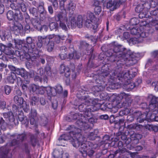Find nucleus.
<instances>
[{
    "mask_svg": "<svg viewBox=\"0 0 158 158\" xmlns=\"http://www.w3.org/2000/svg\"><path fill=\"white\" fill-rule=\"evenodd\" d=\"M69 15V19L70 20V24L69 23H67L68 18L65 15H64L61 12L56 13L55 16V20L57 22L60 21V27L62 29L66 31L67 29L65 23L69 27L75 28L77 26L79 28H81L84 24L87 27H92L93 29H95L97 27V25L95 24V26L93 24L95 23V18L94 14L91 12L89 13L87 17L85 16L79 15L78 16L77 20L75 19L73 15Z\"/></svg>",
    "mask_w": 158,
    "mask_h": 158,
    "instance_id": "nucleus-1",
    "label": "nucleus"
},
{
    "mask_svg": "<svg viewBox=\"0 0 158 158\" xmlns=\"http://www.w3.org/2000/svg\"><path fill=\"white\" fill-rule=\"evenodd\" d=\"M88 120H82L81 118L76 122V124L79 128L76 127L74 126H70L68 128L70 130L69 132L61 135L58 139L60 143L69 140L73 146L77 148L80 145L79 143L82 140L86 142V138L82 135L81 133V130H87L90 127L89 123Z\"/></svg>",
    "mask_w": 158,
    "mask_h": 158,
    "instance_id": "nucleus-2",
    "label": "nucleus"
},
{
    "mask_svg": "<svg viewBox=\"0 0 158 158\" xmlns=\"http://www.w3.org/2000/svg\"><path fill=\"white\" fill-rule=\"evenodd\" d=\"M85 103H83L79 106V109L81 111H85L84 115L82 116L81 114H75L73 115V119H77L80 118V115L81 119L82 120H87L89 122H92L93 119L91 118L92 114L91 112H93L97 110L95 105H97L98 100L96 99L94 100L91 99L89 97H86L84 99Z\"/></svg>",
    "mask_w": 158,
    "mask_h": 158,
    "instance_id": "nucleus-3",
    "label": "nucleus"
},
{
    "mask_svg": "<svg viewBox=\"0 0 158 158\" xmlns=\"http://www.w3.org/2000/svg\"><path fill=\"white\" fill-rule=\"evenodd\" d=\"M113 51L116 54L111 53V56L113 55L117 57L123 59L124 61H133L134 58L135 57V53L130 50L127 51L126 49L122 45L114 42L113 45Z\"/></svg>",
    "mask_w": 158,
    "mask_h": 158,
    "instance_id": "nucleus-4",
    "label": "nucleus"
},
{
    "mask_svg": "<svg viewBox=\"0 0 158 158\" xmlns=\"http://www.w3.org/2000/svg\"><path fill=\"white\" fill-rule=\"evenodd\" d=\"M136 74V72H133L131 70L129 71L128 70H125L123 72H120L119 73H117L116 74H115L114 72H112V75L110 74V79L114 81L113 83L115 85V81H117V79L118 80H120V78H121L122 81L127 78L130 79L132 77H134ZM117 84H120L121 83L117 81Z\"/></svg>",
    "mask_w": 158,
    "mask_h": 158,
    "instance_id": "nucleus-5",
    "label": "nucleus"
},
{
    "mask_svg": "<svg viewBox=\"0 0 158 158\" xmlns=\"http://www.w3.org/2000/svg\"><path fill=\"white\" fill-rule=\"evenodd\" d=\"M10 6L13 10L15 11L16 12L14 14L13 11L11 10H9L6 15L8 19L10 20L13 19L16 21L18 20H22L23 18V15L19 9L16 8V7L15 6V4L12 3L10 4Z\"/></svg>",
    "mask_w": 158,
    "mask_h": 158,
    "instance_id": "nucleus-6",
    "label": "nucleus"
},
{
    "mask_svg": "<svg viewBox=\"0 0 158 158\" xmlns=\"http://www.w3.org/2000/svg\"><path fill=\"white\" fill-rule=\"evenodd\" d=\"M151 7V5L148 3H144L143 4L138 5L135 8V11L139 13V17L140 18H147V13L148 9Z\"/></svg>",
    "mask_w": 158,
    "mask_h": 158,
    "instance_id": "nucleus-7",
    "label": "nucleus"
},
{
    "mask_svg": "<svg viewBox=\"0 0 158 158\" xmlns=\"http://www.w3.org/2000/svg\"><path fill=\"white\" fill-rule=\"evenodd\" d=\"M87 139L86 142H84L83 140L81 142L80 141V145L78 147H79V151L82 154L83 156H85L88 155L89 156L91 157L94 154V152L89 146H87Z\"/></svg>",
    "mask_w": 158,
    "mask_h": 158,
    "instance_id": "nucleus-8",
    "label": "nucleus"
},
{
    "mask_svg": "<svg viewBox=\"0 0 158 158\" xmlns=\"http://www.w3.org/2000/svg\"><path fill=\"white\" fill-rule=\"evenodd\" d=\"M130 32L132 35H135L136 36L146 37L149 35V33L144 31L143 27L142 26L139 27L138 26L134 27L131 30Z\"/></svg>",
    "mask_w": 158,
    "mask_h": 158,
    "instance_id": "nucleus-9",
    "label": "nucleus"
},
{
    "mask_svg": "<svg viewBox=\"0 0 158 158\" xmlns=\"http://www.w3.org/2000/svg\"><path fill=\"white\" fill-rule=\"evenodd\" d=\"M148 99L150 101V108L153 110L154 111L157 110L158 112V98H156L152 95L150 94L149 95Z\"/></svg>",
    "mask_w": 158,
    "mask_h": 158,
    "instance_id": "nucleus-10",
    "label": "nucleus"
},
{
    "mask_svg": "<svg viewBox=\"0 0 158 158\" xmlns=\"http://www.w3.org/2000/svg\"><path fill=\"white\" fill-rule=\"evenodd\" d=\"M112 97L113 98H115L114 100L118 101V103L120 104L119 101H121L123 99H125L127 101L130 100L131 98V96L130 95L128 94H126L125 93H121L118 95L116 94H113L112 95Z\"/></svg>",
    "mask_w": 158,
    "mask_h": 158,
    "instance_id": "nucleus-11",
    "label": "nucleus"
},
{
    "mask_svg": "<svg viewBox=\"0 0 158 158\" xmlns=\"http://www.w3.org/2000/svg\"><path fill=\"white\" fill-rule=\"evenodd\" d=\"M120 78V80L119 81L121 80L122 82L125 81H126L125 83L123 85V88L124 89L128 91L131 90L136 85L133 82H132L131 80H130V79L127 78L122 81L121 80V78Z\"/></svg>",
    "mask_w": 158,
    "mask_h": 158,
    "instance_id": "nucleus-12",
    "label": "nucleus"
},
{
    "mask_svg": "<svg viewBox=\"0 0 158 158\" xmlns=\"http://www.w3.org/2000/svg\"><path fill=\"white\" fill-rule=\"evenodd\" d=\"M121 3L118 0H110L107 3L106 7L111 11H113L114 9L119 7Z\"/></svg>",
    "mask_w": 158,
    "mask_h": 158,
    "instance_id": "nucleus-13",
    "label": "nucleus"
},
{
    "mask_svg": "<svg viewBox=\"0 0 158 158\" xmlns=\"http://www.w3.org/2000/svg\"><path fill=\"white\" fill-rule=\"evenodd\" d=\"M52 37V36L51 35L39 36L38 38V42L37 44L38 48H40L43 44L45 45V43H46L48 41V39L51 38Z\"/></svg>",
    "mask_w": 158,
    "mask_h": 158,
    "instance_id": "nucleus-14",
    "label": "nucleus"
},
{
    "mask_svg": "<svg viewBox=\"0 0 158 158\" xmlns=\"http://www.w3.org/2000/svg\"><path fill=\"white\" fill-rule=\"evenodd\" d=\"M152 125L145 124L143 125L140 124H131L130 125V127L133 129L139 130L141 129L145 128L150 131H151L152 127Z\"/></svg>",
    "mask_w": 158,
    "mask_h": 158,
    "instance_id": "nucleus-15",
    "label": "nucleus"
},
{
    "mask_svg": "<svg viewBox=\"0 0 158 158\" xmlns=\"http://www.w3.org/2000/svg\"><path fill=\"white\" fill-rule=\"evenodd\" d=\"M34 77H35L34 79L35 81H39L40 82H42V78L38 76H36L33 70H31L29 72L26 71L24 79L30 78Z\"/></svg>",
    "mask_w": 158,
    "mask_h": 158,
    "instance_id": "nucleus-16",
    "label": "nucleus"
},
{
    "mask_svg": "<svg viewBox=\"0 0 158 158\" xmlns=\"http://www.w3.org/2000/svg\"><path fill=\"white\" fill-rule=\"evenodd\" d=\"M157 13V10L152 11L150 12V15L152 16V18L154 19L152 21V25L158 28V15Z\"/></svg>",
    "mask_w": 158,
    "mask_h": 158,
    "instance_id": "nucleus-17",
    "label": "nucleus"
},
{
    "mask_svg": "<svg viewBox=\"0 0 158 158\" xmlns=\"http://www.w3.org/2000/svg\"><path fill=\"white\" fill-rule=\"evenodd\" d=\"M51 35L52 36V37L51 38L48 39V41L47 43H45V45L46 46V47L47 50L49 52H51L52 51L54 48V43L53 42L50 41V40L53 38L54 37V35Z\"/></svg>",
    "mask_w": 158,
    "mask_h": 158,
    "instance_id": "nucleus-18",
    "label": "nucleus"
},
{
    "mask_svg": "<svg viewBox=\"0 0 158 158\" xmlns=\"http://www.w3.org/2000/svg\"><path fill=\"white\" fill-rule=\"evenodd\" d=\"M15 137L17 139V140L15 139L13 140L11 143L12 146H15L17 144L18 141H22L24 140L26 138V135L25 133H23L16 135Z\"/></svg>",
    "mask_w": 158,
    "mask_h": 158,
    "instance_id": "nucleus-19",
    "label": "nucleus"
},
{
    "mask_svg": "<svg viewBox=\"0 0 158 158\" xmlns=\"http://www.w3.org/2000/svg\"><path fill=\"white\" fill-rule=\"evenodd\" d=\"M45 90L47 92L48 95L50 97V99L52 96L56 95V91L54 88L50 86H48L45 87Z\"/></svg>",
    "mask_w": 158,
    "mask_h": 158,
    "instance_id": "nucleus-20",
    "label": "nucleus"
},
{
    "mask_svg": "<svg viewBox=\"0 0 158 158\" xmlns=\"http://www.w3.org/2000/svg\"><path fill=\"white\" fill-rule=\"evenodd\" d=\"M151 111L150 110V112ZM150 112H148L147 114L146 113H144L143 114H141V113L139 112V115L138 117H137V120L138 122L139 123H142L143 122L144 120H146V118L147 117H148L149 115L150 114Z\"/></svg>",
    "mask_w": 158,
    "mask_h": 158,
    "instance_id": "nucleus-21",
    "label": "nucleus"
},
{
    "mask_svg": "<svg viewBox=\"0 0 158 158\" xmlns=\"http://www.w3.org/2000/svg\"><path fill=\"white\" fill-rule=\"evenodd\" d=\"M17 8H18L19 10L20 9L23 12H25L27 10V8L23 0H20L16 6Z\"/></svg>",
    "mask_w": 158,
    "mask_h": 158,
    "instance_id": "nucleus-22",
    "label": "nucleus"
},
{
    "mask_svg": "<svg viewBox=\"0 0 158 158\" xmlns=\"http://www.w3.org/2000/svg\"><path fill=\"white\" fill-rule=\"evenodd\" d=\"M60 72L61 73H64L66 77H68L70 75V71L68 67H65L64 65L60 66Z\"/></svg>",
    "mask_w": 158,
    "mask_h": 158,
    "instance_id": "nucleus-23",
    "label": "nucleus"
},
{
    "mask_svg": "<svg viewBox=\"0 0 158 158\" xmlns=\"http://www.w3.org/2000/svg\"><path fill=\"white\" fill-rule=\"evenodd\" d=\"M142 137V135L139 134L134 133L131 135L130 140L131 141H135L134 143H138L139 139H140Z\"/></svg>",
    "mask_w": 158,
    "mask_h": 158,
    "instance_id": "nucleus-24",
    "label": "nucleus"
},
{
    "mask_svg": "<svg viewBox=\"0 0 158 158\" xmlns=\"http://www.w3.org/2000/svg\"><path fill=\"white\" fill-rule=\"evenodd\" d=\"M26 73V71L24 68H16L15 73H13V74H16L18 75H21L22 77L24 78Z\"/></svg>",
    "mask_w": 158,
    "mask_h": 158,
    "instance_id": "nucleus-25",
    "label": "nucleus"
},
{
    "mask_svg": "<svg viewBox=\"0 0 158 158\" xmlns=\"http://www.w3.org/2000/svg\"><path fill=\"white\" fill-rule=\"evenodd\" d=\"M12 30L13 31L17 32L18 33H20L23 30V27L21 24L18 23L13 26Z\"/></svg>",
    "mask_w": 158,
    "mask_h": 158,
    "instance_id": "nucleus-26",
    "label": "nucleus"
},
{
    "mask_svg": "<svg viewBox=\"0 0 158 158\" xmlns=\"http://www.w3.org/2000/svg\"><path fill=\"white\" fill-rule=\"evenodd\" d=\"M123 146V144L122 142L121 141H119L118 143V147L119 149L115 151V154H119L120 155H121V154H123L126 151V150L125 148H123L121 149Z\"/></svg>",
    "mask_w": 158,
    "mask_h": 158,
    "instance_id": "nucleus-27",
    "label": "nucleus"
},
{
    "mask_svg": "<svg viewBox=\"0 0 158 158\" xmlns=\"http://www.w3.org/2000/svg\"><path fill=\"white\" fill-rule=\"evenodd\" d=\"M149 110L152 111V113L150 116L149 119L152 121H156L158 122V116H155V114L156 113H158V111L157 110L154 111L153 110L151 109L150 108V106H149Z\"/></svg>",
    "mask_w": 158,
    "mask_h": 158,
    "instance_id": "nucleus-28",
    "label": "nucleus"
},
{
    "mask_svg": "<svg viewBox=\"0 0 158 158\" xmlns=\"http://www.w3.org/2000/svg\"><path fill=\"white\" fill-rule=\"evenodd\" d=\"M67 50L65 46H63L61 48L60 50L61 52L59 56L60 59L62 60H64L66 58L67 54L65 52H66Z\"/></svg>",
    "mask_w": 158,
    "mask_h": 158,
    "instance_id": "nucleus-29",
    "label": "nucleus"
},
{
    "mask_svg": "<svg viewBox=\"0 0 158 158\" xmlns=\"http://www.w3.org/2000/svg\"><path fill=\"white\" fill-rule=\"evenodd\" d=\"M137 38L134 37L131 39L130 41L134 44H136L142 42L143 41V37L141 36H137Z\"/></svg>",
    "mask_w": 158,
    "mask_h": 158,
    "instance_id": "nucleus-30",
    "label": "nucleus"
},
{
    "mask_svg": "<svg viewBox=\"0 0 158 158\" xmlns=\"http://www.w3.org/2000/svg\"><path fill=\"white\" fill-rule=\"evenodd\" d=\"M76 8V5L72 2L70 3L68 7V9L69 11V15H73V14L74 11Z\"/></svg>",
    "mask_w": 158,
    "mask_h": 158,
    "instance_id": "nucleus-31",
    "label": "nucleus"
},
{
    "mask_svg": "<svg viewBox=\"0 0 158 158\" xmlns=\"http://www.w3.org/2000/svg\"><path fill=\"white\" fill-rule=\"evenodd\" d=\"M3 115L5 118H8L9 121L10 122H13L15 121L14 116L12 112H9L8 113H5Z\"/></svg>",
    "mask_w": 158,
    "mask_h": 158,
    "instance_id": "nucleus-32",
    "label": "nucleus"
},
{
    "mask_svg": "<svg viewBox=\"0 0 158 158\" xmlns=\"http://www.w3.org/2000/svg\"><path fill=\"white\" fill-rule=\"evenodd\" d=\"M18 118L20 121L24 122L26 120L27 122H28L26 117L24 116L23 113L22 111H18Z\"/></svg>",
    "mask_w": 158,
    "mask_h": 158,
    "instance_id": "nucleus-33",
    "label": "nucleus"
},
{
    "mask_svg": "<svg viewBox=\"0 0 158 158\" xmlns=\"http://www.w3.org/2000/svg\"><path fill=\"white\" fill-rule=\"evenodd\" d=\"M98 132V130H95L94 132H91L89 134L88 137V138L90 140H94L95 139Z\"/></svg>",
    "mask_w": 158,
    "mask_h": 158,
    "instance_id": "nucleus-34",
    "label": "nucleus"
},
{
    "mask_svg": "<svg viewBox=\"0 0 158 158\" xmlns=\"http://www.w3.org/2000/svg\"><path fill=\"white\" fill-rule=\"evenodd\" d=\"M14 100L16 104L19 105H21L24 101L22 97H19L17 95L14 97Z\"/></svg>",
    "mask_w": 158,
    "mask_h": 158,
    "instance_id": "nucleus-35",
    "label": "nucleus"
},
{
    "mask_svg": "<svg viewBox=\"0 0 158 158\" xmlns=\"http://www.w3.org/2000/svg\"><path fill=\"white\" fill-rule=\"evenodd\" d=\"M32 22L35 27L39 30L41 24L40 20L38 19H34L33 20Z\"/></svg>",
    "mask_w": 158,
    "mask_h": 158,
    "instance_id": "nucleus-36",
    "label": "nucleus"
},
{
    "mask_svg": "<svg viewBox=\"0 0 158 158\" xmlns=\"http://www.w3.org/2000/svg\"><path fill=\"white\" fill-rule=\"evenodd\" d=\"M52 74L51 68L48 65L46 66L44 69V75L45 76H50Z\"/></svg>",
    "mask_w": 158,
    "mask_h": 158,
    "instance_id": "nucleus-37",
    "label": "nucleus"
},
{
    "mask_svg": "<svg viewBox=\"0 0 158 158\" xmlns=\"http://www.w3.org/2000/svg\"><path fill=\"white\" fill-rule=\"evenodd\" d=\"M104 87L102 85L95 86L92 88L93 90L95 92H99L104 90Z\"/></svg>",
    "mask_w": 158,
    "mask_h": 158,
    "instance_id": "nucleus-38",
    "label": "nucleus"
},
{
    "mask_svg": "<svg viewBox=\"0 0 158 158\" xmlns=\"http://www.w3.org/2000/svg\"><path fill=\"white\" fill-rule=\"evenodd\" d=\"M62 152H59L58 150L54 151L53 153V156L55 158H61L62 157Z\"/></svg>",
    "mask_w": 158,
    "mask_h": 158,
    "instance_id": "nucleus-39",
    "label": "nucleus"
},
{
    "mask_svg": "<svg viewBox=\"0 0 158 158\" xmlns=\"http://www.w3.org/2000/svg\"><path fill=\"white\" fill-rule=\"evenodd\" d=\"M39 86L35 84H31L30 85L29 87V90L31 91V90L33 92H37Z\"/></svg>",
    "mask_w": 158,
    "mask_h": 158,
    "instance_id": "nucleus-40",
    "label": "nucleus"
},
{
    "mask_svg": "<svg viewBox=\"0 0 158 158\" xmlns=\"http://www.w3.org/2000/svg\"><path fill=\"white\" fill-rule=\"evenodd\" d=\"M21 105H22V107L25 112H27L29 110V105L25 101H24Z\"/></svg>",
    "mask_w": 158,
    "mask_h": 158,
    "instance_id": "nucleus-41",
    "label": "nucleus"
},
{
    "mask_svg": "<svg viewBox=\"0 0 158 158\" xmlns=\"http://www.w3.org/2000/svg\"><path fill=\"white\" fill-rule=\"evenodd\" d=\"M54 88H55V90L56 91V94L57 93L60 94L62 91V87L60 85H57Z\"/></svg>",
    "mask_w": 158,
    "mask_h": 158,
    "instance_id": "nucleus-42",
    "label": "nucleus"
},
{
    "mask_svg": "<svg viewBox=\"0 0 158 158\" xmlns=\"http://www.w3.org/2000/svg\"><path fill=\"white\" fill-rule=\"evenodd\" d=\"M44 4L43 2H42L40 3L38 7V11L39 13L46 11L44 7Z\"/></svg>",
    "mask_w": 158,
    "mask_h": 158,
    "instance_id": "nucleus-43",
    "label": "nucleus"
},
{
    "mask_svg": "<svg viewBox=\"0 0 158 158\" xmlns=\"http://www.w3.org/2000/svg\"><path fill=\"white\" fill-rule=\"evenodd\" d=\"M45 90V87L43 86L39 87V86L36 93L40 94H44Z\"/></svg>",
    "mask_w": 158,
    "mask_h": 158,
    "instance_id": "nucleus-44",
    "label": "nucleus"
},
{
    "mask_svg": "<svg viewBox=\"0 0 158 158\" xmlns=\"http://www.w3.org/2000/svg\"><path fill=\"white\" fill-rule=\"evenodd\" d=\"M4 148L2 147L1 148L0 151V158H6L7 156L6 152H4Z\"/></svg>",
    "mask_w": 158,
    "mask_h": 158,
    "instance_id": "nucleus-45",
    "label": "nucleus"
},
{
    "mask_svg": "<svg viewBox=\"0 0 158 158\" xmlns=\"http://www.w3.org/2000/svg\"><path fill=\"white\" fill-rule=\"evenodd\" d=\"M139 23V21L136 18H133L131 19L130 23L131 25H135Z\"/></svg>",
    "mask_w": 158,
    "mask_h": 158,
    "instance_id": "nucleus-46",
    "label": "nucleus"
},
{
    "mask_svg": "<svg viewBox=\"0 0 158 158\" xmlns=\"http://www.w3.org/2000/svg\"><path fill=\"white\" fill-rule=\"evenodd\" d=\"M8 50V48L6 45L1 44L0 45V55L2 54V52H5L6 51V50Z\"/></svg>",
    "mask_w": 158,
    "mask_h": 158,
    "instance_id": "nucleus-47",
    "label": "nucleus"
},
{
    "mask_svg": "<svg viewBox=\"0 0 158 158\" xmlns=\"http://www.w3.org/2000/svg\"><path fill=\"white\" fill-rule=\"evenodd\" d=\"M16 78V76L15 75V76L13 75L12 74L11 75L9 76L7 78V79L8 80V81L10 82V83H13L14 82V80Z\"/></svg>",
    "mask_w": 158,
    "mask_h": 158,
    "instance_id": "nucleus-48",
    "label": "nucleus"
},
{
    "mask_svg": "<svg viewBox=\"0 0 158 158\" xmlns=\"http://www.w3.org/2000/svg\"><path fill=\"white\" fill-rule=\"evenodd\" d=\"M5 91L7 95H8L10 93L11 89V87L7 85H5L4 87Z\"/></svg>",
    "mask_w": 158,
    "mask_h": 158,
    "instance_id": "nucleus-49",
    "label": "nucleus"
},
{
    "mask_svg": "<svg viewBox=\"0 0 158 158\" xmlns=\"http://www.w3.org/2000/svg\"><path fill=\"white\" fill-rule=\"evenodd\" d=\"M94 12L96 14L99 15L102 10L101 6H97L94 8Z\"/></svg>",
    "mask_w": 158,
    "mask_h": 158,
    "instance_id": "nucleus-50",
    "label": "nucleus"
},
{
    "mask_svg": "<svg viewBox=\"0 0 158 158\" xmlns=\"http://www.w3.org/2000/svg\"><path fill=\"white\" fill-rule=\"evenodd\" d=\"M31 142L33 146H34L36 145L37 140L33 135H31Z\"/></svg>",
    "mask_w": 158,
    "mask_h": 158,
    "instance_id": "nucleus-51",
    "label": "nucleus"
},
{
    "mask_svg": "<svg viewBox=\"0 0 158 158\" xmlns=\"http://www.w3.org/2000/svg\"><path fill=\"white\" fill-rule=\"evenodd\" d=\"M30 11L31 13L35 16L37 15L38 12L37 11L36 9L34 7L31 8L30 10Z\"/></svg>",
    "mask_w": 158,
    "mask_h": 158,
    "instance_id": "nucleus-52",
    "label": "nucleus"
},
{
    "mask_svg": "<svg viewBox=\"0 0 158 158\" xmlns=\"http://www.w3.org/2000/svg\"><path fill=\"white\" fill-rule=\"evenodd\" d=\"M39 101V99L37 97H33L31 101V103L32 105L36 104Z\"/></svg>",
    "mask_w": 158,
    "mask_h": 158,
    "instance_id": "nucleus-53",
    "label": "nucleus"
},
{
    "mask_svg": "<svg viewBox=\"0 0 158 158\" xmlns=\"http://www.w3.org/2000/svg\"><path fill=\"white\" fill-rule=\"evenodd\" d=\"M44 74V71L43 69L42 68H40L37 70V75H36L40 77L39 76V75L42 76Z\"/></svg>",
    "mask_w": 158,
    "mask_h": 158,
    "instance_id": "nucleus-54",
    "label": "nucleus"
},
{
    "mask_svg": "<svg viewBox=\"0 0 158 158\" xmlns=\"http://www.w3.org/2000/svg\"><path fill=\"white\" fill-rule=\"evenodd\" d=\"M48 29V27L46 25H44L42 26H40L39 28V30L40 31H47Z\"/></svg>",
    "mask_w": 158,
    "mask_h": 158,
    "instance_id": "nucleus-55",
    "label": "nucleus"
},
{
    "mask_svg": "<svg viewBox=\"0 0 158 158\" xmlns=\"http://www.w3.org/2000/svg\"><path fill=\"white\" fill-rule=\"evenodd\" d=\"M39 13L40 14V17L42 19H44L46 18L47 13L46 11L42 12L41 13Z\"/></svg>",
    "mask_w": 158,
    "mask_h": 158,
    "instance_id": "nucleus-56",
    "label": "nucleus"
},
{
    "mask_svg": "<svg viewBox=\"0 0 158 158\" xmlns=\"http://www.w3.org/2000/svg\"><path fill=\"white\" fill-rule=\"evenodd\" d=\"M57 26L56 24L55 23H51L49 24V28L51 30L55 29Z\"/></svg>",
    "mask_w": 158,
    "mask_h": 158,
    "instance_id": "nucleus-57",
    "label": "nucleus"
},
{
    "mask_svg": "<svg viewBox=\"0 0 158 158\" xmlns=\"http://www.w3.org/2000/svg\"><path fill=\"white\" fill-rule=\"evenodd\" d=\"M25 19V21L27 23H29L30 22L29 16L27 14L24 15Z\"/></svg>",
    "mask_w": 158,
    "mask_h": 158,
    "instance_id": "nucleus-58",
    "label": "nucleus"
},
{
    "mask_svg": "<svg viewBox=\"0 0 158 158\" xmlns=\"http://www.w3.org/2000/svg\"><path fill=\"white\" fill-rule=\"evenodd\" d=\"M36 115V112L35 110H31L30 116L33 117L35 118Z\"/></svg>",
    "mask_w": 158,
    "mask_h": 158,
    "instance_id": "nucleus-59",
    "label": "nucleus"
},
{
    "mask_svg": "<svg viewBox=\"0 0 158 158\" xmlns=\"http://www.w3.org/2000/svg\"><path fill=\"white\" fill-rule=\"evenodd\" d=\"M152 86L154 87V89L156 91L158 90V85H157V82L155 81L153 82L152 84Z\"/></svg>",
    "mask_w": 158,
    "mask_h": 158,
    "instance_id": "nucleus-60",
    "label": "nucleus"
},
{
    "mask_svg": "<svg viewBox=\"0 0 158 158\" xmlns=\"http://www.w3.org/2000/svg\"><path fill=\"white\" fill-rule=\"evenodd\" d=\"M54 36L53 38H54L55 41L57 43H59L61 38L60 36L59 35L56 36L54 35Z\"/></svg>",
    "mask_w": 158,
    "mask_h": 158,
    "instance_id": "nucleus-61",
    "label": "nucleus"
},
{
    "mask_svg": "<svg viewBox=\"0 0 158 158\" xmlns=\"http://www.w3.org/2000/svg\"><path fill=\"white\" fill-rule=\"evenodd\" d=\"M28 24L29 23H27V25L25 26L24 28L25 31L27 33H28V32H29L30 30V26H29Z\"/></svg>",
    "mask_w": 158,
    "mask_h": 158,
    "instance_id": "nucleus-62",
    "label": "nucleus"
},
{
    "mask_svg": "<svg viewBox=\"0 0 158 158\" xmlns=\"http://www.w3.org/2000/svg\"><path fill=\"white\" fill-rule=\"evenodd\" d=\"M53 5L55 9H56L58 6V3L56 0H54L53 2Z\"/></svg>",
    "mask_w": 158,
    "mask_h": 158,
    "instance_id": "nucleus-63",
    "label": "nucleus"
},
{
    "mask_svg": "<svg viewBox=\"0 0 158 158\" xmlns=\"http://www.w3.org/2000/svg\"><path fill=\"white\" fill-rule=\"evenodd\" d=\"M6 103L4 101L0 100V107L2 109L4 108L6 106Z\"/></svg>",
    "mask_w": 158,
    "mask_h": 158,
    "instance_id": "nucleus-64",
    "label": "nucleus"
}]
</instances>
